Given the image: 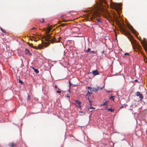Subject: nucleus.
<instances>
[{
    "mask_svg": "<svg viewBox=\"0 0 147 147\" xmlns=\"http://www.w3.org/2000/svg\"><path fill=\"white\" fill-rule=\"evenodd\" d=\"M100 3L98 5L99 8L97 7L92 8V9H90V11H88V19L92 20L94 18L99 15H102L104 18L106 19L108 18H111L112 15H111L109 12L107 10L105 9L103 7L104 5L102 4V3H103L105 4H106L107 2L105 0H99Z\"/></svg>",
    "mask_w": 147,
    "mask_h": 147,
    "instance_id": "f257e3e1",
    "label": "nucleus"
},
{
    "mask_svg": "<svg viewBox=\"0 0 147 147\" xmlns=\"http://www.w3.org/2000/svg\"><path fill=\"white\" fill-rule=\"evenodd\" d=\"M121 31L122 34L126 36L132 45V47L134 49H137L139 50H140L141 46L136 42V41L133 38L131 34L127 31L126 29L123 27L121 26L120 27Z\"/></svg>",
    "mask_w": 147,
    "mask_h": 147,
    "instance_id": "f03ea898",
    "label": "nucleus"
},
{
    "mask_svg": "<svg viewBox=\"0 0 147 147\" xmlns=\"http://www.w3.org/2000/svg\"><path fill=\"white\" fill-rule=\"evenodd\" d=\"M113 8L115 9L117 11H120L121 10V4L117 3H113L111 5Z\"/></svg>",
    "mask_w": 147,
    "mask_h": 147,
    "instance_id": "7ed1b4c3",
    "label": "nucleus"
},
{
    "mask_svg": "<svg viewBox=\"0 0 147 147\" xmlns=\"http://www.w3.org/2000/svg\"><path fill=\"white\" fill-rule=\"evenodd\" d=\"M103 87H98L97 88H92V87H88V89L89 90H90V91L92 92H97V91H98L99 90H102L103 89Z\"/></svg>",
    "mask_w": 147,
    "mask_h": 147,
    "instance_id": "20e7f679",
    "label": "nucleus"
},
{
    "mask_svg": "<svg viewBox=\"0 0 147 147\" xmlns=\"http://www.w3.org/2000/svg\"><path fill=\"white\" fill-rule=\"evenodd\" d=\"M141 43L144 50L147 51V40L145 38H143V42Z\"/></svg>",
    "mask_w": 147,
    "mask_h": 147,
    "instance_id": "39448f33",
    "label": "nucleus"
},
{
    "mask_svg": "<svg viewBox=\"0 0 147 147\" xmlns=\"http://www.w3.org/2000/svg\"><path fill=\"white\" fill-rule=\"evenodd\" d=\"M57 38L58 40V41H57L56 38L55 37H54L53 38L51 39V43L52 44H53L54 42H59L61 40V39L62 38V37H58Z\"/></svg>",
    "mask_w": 147,
    "mask_h": 147,
    "instance_id": "423d86ee",
    "label": "nucleus"
},
{
    "mask_svg": "<svg viewBox=\"0 0 147 147\" xmlns=\"http://www.w3.org/2000/svg\"><path fill=\"white\" fill-rule=\"evenodd\" d=\"M51 38V34H47L44 38L45 39L46 41L51 42V40H50Z\"/></svg>",
    "mask_w": 147,
    "mask_h": 147,
    "instance_id": "0eeeda50",
    "label": "nucleus"
},
{
    "mask_svg": "<svg viewBox=\"0 0 147 147\" xmlns=\"http://www.w3.org/2000/svg\"><path fill=\"white\" fill-rule=\"evenodd\" d=\"M136 96L139 97L140 100H141L143 98L142 94L138 92H136Z\"/></svg>",
    "mask_w": 147,
    "mask_h": 147,
    "instance_id": "6e6552de",
    "label": "nucleus"
},
{
    "mask_svg": "<svg viewBox=\"0 0 147 147\" xmlns=\"http://www.w3.org/2000/svg\"><path fill=\"white\" fill-rule=\"evenodd\" d=\"M8 145L10 147H17V144H14L13 142L10 143Z\"/></svg>",
    "mask_w": 147,
    "mask_h": 147,
    "instance_id": "1a4fd4ad",
    "label": "nucleus"
},
{
    "mask_svg": "<svg viewBox=\"0 0 147 147\" xmlns=\"http://www.w3.org/2000/svg\"><path fill=\"white\" fill-rule=\"evenodd\" d=\"M92 94V93L90 92L89 91H88L87 94L85 95V98L88 99H89V96H90L91 94Z\"/></svg>",
    "mask_w": 147,
    "mask_h": 147,
    "instance_id": "9d476101",
    "label": "nucleus"
},
{
    "mask_svg": "<svg viewBox=\"0 0 147 147\" xmlns=\"http://www.w3.org/2000/svg\"><path fill=\"white\" fill-rule=\"evenodd\" d=\"M76 104L78 105L77 106V107L80 108H81V106L80 105L81 102L80 101H78V100H76Z\"/></svg>",
    "mask_w": 147,
    "mask_h": 147,
    "instance_id": "9b49d317",
    "label": "nucleus"
},
{
    "mask_svg": "<svg viewBox=\"0 0 147 147\" xmlns=\"http://www.w3.org/2000/svg\"><path fill=\"white\" fill-rule=\"evenodd\" d=\"M93 74L94 75H96L99 74V73L97 70L92 71Z\"/></svg>",
    "mask_w": 147,
    "mask_h": 147,
    "instance_id": "f8f14e48",
    "label": "nucleus"
},
{
    "mask_svg": "<svg viewBox=\"0 0 147 147\" xmlns=\"http://www.w3.org/2000/svg\"><path fill=\"white\" fill-rule=\"evenodd\" d=\"M25 53L26 54H29L30 55H32V54L30 53L29 50L28 49H25Z\"/></svg>",
    "mask_w": 147,
    "mask_h": 147,
    "instance_id": "ddd939ff",
    "label": "nucleus"
},
{
    "mask_svg": "<svg viewBox=\"0 0 147 147\" xmlns=\"http://www.w3.org/2000/svg\"><path fill=\"white\" fill-rule=\"evenodd\" d=\"M129 29L131 30V32L134 33V32H135V30H134V28H133V27L131 26H130L129 28Z\"/></svg>",
    "mask_w": 147,
    "mask_h": 147,
    "instance_id": "4468645a",
    "label": "nucleus"
},
{
    "mask_svg": "<svg viewBox=\"0 0 147 147\" xmlns=\"http://www.w3.org/2000/svg\"><path fill=\"white\" fill-rule=\"evenodd\" d=\"M33 69H34V72L35 73H39V71H38V70L37 69L34 68V67H33Z\"/></svg>",
    "mask_w": 147,
    "mask_h": 147,
    "instance_id": "2eb2a0df",
    "label": "nucleus"
},
{
    "mask_svg": "<svg viewBox=\"0 0 147 147\" xmlns=\"http://www.w3.org/2000/svg\"><path fill=\"white\" fill-rule=\"evenodd\" d=\"M91 50V49L90 48H88V49L87 50H85L84 51L85 53H87L90 52V51Z\"/></svg>",
    "mask_w": 147,
    "mask_h": 147,
    "instance_id": "dca6fc26",
    "label": "nucleus"
},
{
    "mask_svg": "<svg viewBox=\"0 0 147 147\" xmlns=\"http://www.w3.org/2000/svg\"><path fill=\"white\" fill-rule=\"evenodd\" d=\"M52 29V27H48L47 28V31H49V32H50V31Z\"/></svg>",
    "mask_w": 147,
    "mask_h": 147,
    "instance_id": "f3484780",
    "label": "nucleus"
},
{
    "mask_svg": "<svg viewBox=\"0 0 147 147\" xmlns=\"http://www.w3.org/2000/svg\"><path fill=\"white\" fill-rule=\"evenodd\" d=\"M107 110L108 111H111V112H113L114 111L115 109H112V108H110V109H108Z\"/></svg>",
    "mask_w": 147,
    "mask_h": 147,
    "instance_id": "a211bd4d",
    "label": "nucleus"
},
{
    "mask_svg": "<svg viewBox=\"0 0 147 147\" xmlns=\"http://www.w3.org/2000/svg\"><path fill=\"white\" fill-rule=\"evenodd\" d=\"M0 29H1V30L2 31V32L3 33H6V31L5 30H3L1 27V28H0Z\"/></svg>",
    "mask_w": 147,
    "mask_h": 147,
    "instance_id": "6ab92c4d",
    "label": "nucleus"
},
{
    "mask_svg": "<svg viewBox=\"0 0 147 147\" xmlns=\"http://www.w3.org/2000/svg\"><path fill=\"white\" fill-rule=\"evenodd\" d=\"M69 92L67 93V95L66 96L67 97H70L69 95L70 94V92L69 90Z\"/></svg>",
    "mask_w": 147,
    "mask_h": 147,
    "instance_id": "aec40b11",
    "label": "nucleus"
},
{
    "mask_svg": "<svg viewBox=\"0 0 147 147\" xmlns=\"http://www.w3.org/2000/svg\"><path fill=\"white\" fill-rule=\"evenodd\" d=\"M114 97H115L114 96H111L110 98V100H112L113 101H114Z\"/></svg>",
    "mask_w": 147,
    "mask_h": 147,
    "instance_id": "412c9836",
    "label": "nucleus"
},
{
    "mask_svg": "<svg viewBox=\"0 0 147 147\" xmlns=\"http://www.w3.org/2000/svg\"><path fill=\"white\" fill-rule=\"evenodd\" d=\"M108 101H106L105 102H104V103H103L102 105H105V106H107V102Z\"/></svg>",
    "mask_w": 147,
    "mask_h": 147,
    "instance_id": "4be33fe9",
    "label": "nucleus"
},
{
    "mask_svg": "<svg viewBox=\"0 0 147 147\" xmlns=\"http://www.w3.org/2000/svg\"><path fill=\"white\" fill-rule=\"evenodd\" d=\"M97 52V51H90V53H92V54H94V53H96Z\"/></svg>",
    "mask_w": 147,
    "mask_h": 147,
    "instance_id": "5701e85b",
    "label": "nucleus"
},
{
    "mask_svg": "<svg viewBox=\"0 0 147 147\" xmlns=\"http://www.w3.org/2000/svg\"><path fill=\"white\" fill-rule=\"evenodd\" d=\"M19 82L22 84H23L24 83V82H23V81L20 79H19Z\"/></svg>",
    "mask_w": 147,
    "mask_h": 147,
    "instance_id": "b1692460",
    "label": "nucleus"
},
{
    "mask_svg": "<svg viewBox=\"0 0 147 147\" xmlns=\"http://www.w3.org/2000/svg\"><path fill=\"white\" fill-rule=\"evenodd\" d=\"M66 24H61L60 25H59V26H65Z\"/></svg>",
    "mask_w": 147,
    "mask_h": 147,
    "instance_id": "393cba45",
    "label": "nucleus"
},
{
    "mask_svg": "<svg viewBox=\"0 0 147 147\" xmlns=\"http://www.w3.org/2000/svg\"><path fill=\"white\" fill-rule=\"evenodd\" d=\"M96 20L97 21V22H101V21H100V19L99 18H96Z\"/></svg>",
    "mask_w": 147,
    "mask_h": 147,
    "instance_id": "a878e982",
    "label": "nucleus"
},
{
    "mask_svg": "<svg viewBox=\"0 0 147 147\" xmlns=\"http://www.w3.org/2000/svg\"><path fill=\"white\" fill-rule=\"evenodd\" d=\"M38 48L39 49H41L42 48V47L40 44H39L38 45Z\"/></svg>",
    "mask_w": 147,
    "mask_h": 147,
    "instance_id": "bb28decb",
    "label": "nucleus"
},
{
    "mask_svg": "<svg viewBox=\"0 0 147 147\" xmlns=\"http://www.w3.org/2000/svg\"><path fill=\"white\" fill-rule=\"evenodd\" d=\"M29 45L30 47L32 48L33 46V44H29Z\"/></svg>",
    "mask_w": 147,
    "mask_h": 147,
    "instance_id": "cd10ccee",
    "label": "nucleus"
},
{
    "mask_svg": "<svg viewBox=\"0 0 147 147\" xmlns=\"http://www.w3.org/2000/svg\"><path fill=\"white\" fill-rule=\"evenodd\" d=\"M30 96L28 94V97L27 98V99L28 100H30Z\"/></svg>",
    "mask_w": 147,
    "mask_h": 147,
    "instance_id": "c85d7f7f",
    "label": "nucleus"
},
{
    "mask_svg": "<svg viewBox=\"0 0 147 147\" xmlns=\"http://www.w3.org/2000/svg\"><path fill=\"white\" fill-rule=\"evenodd\" d=\"M88 110L90 112H91L92 111V109H91V108H89L88 109Z\"/></svg>",
    "mask_w": 147,
    "mask_h": 147,
    "instance_id": "c756f323",
    "label": "nucleus"
},
{
    "mask_svg": "<svg viewBox=\"0 0 147 147\" xmlns=\"http://www.w3.org/2000/svg\"><path fill=\"white\" fill-rule=\"evenodd\" d=\"M88 100H89V102L90 103V105H92V104L91 103L92 101H91V100L89 99H89H88Z\"/></svg>",
    "mask_w": 147,
    "mask_h": 147,
    "instance_id": "7c9ffc66",
    "label": "nucleus"
},
{
    "mask_svg": "<svg viewBox=\"0 0 147 147\" xmlns=\"http://www.w3.org/2000/svg\"><path fill=\"white\" fill-rule=\"evenodd\" d=\"M32 48H34V49H38V48L36 46H33V47H32Z\"/></svg>",
    "mask_w": 147,
    "mask_h": 147,
    "instance_id": "2f4dec72",
    "label": "nucleus"
},
{
    "mask_svg": "<svg viewBox=\"0 0 147 147\" xmlns=\"http://www.w3.org/2000/svg\"><path fill=\"white\" fill-rule=\"evenodd\" d=\"M55 87L56 88H58V90H60V89L59 88H58V87H57V85H55Z\"/></svg>",
    "mask_w": 147,
    "mask_h": 147,
    "instance_id": "473e14b6",
    "label": "nucleus"
},
{
    "mask_svg": "<svg viewBox=\"0 0 147 147\" xmlns=\"http://www.w3.org/2000/svg\"><path fill=\"white\" fill-rule=\"evenodd\" d=\"M57 92L58 93H61V91H59V90H58V91H57Z\"/></svg>",
    "mask_w": 147,
    "mask_h": 147,
    "instance_id": "72a5a7b5",
    "label": "nucleus"
},
{
    "mask_svg": "<svg viewBox=\"0 0 147 147\" xmlns=\"http://www.w3.org/2000/svg\"><path fill=\"white\" fill-rule=\"evenodd\" d=\"M105 52H106V51H103L101 52V53H102V55L103 53H105Z\"/></svg>",
    "mask_w": 147,
    "mask_h": 147,
    "instance_id": "f704fd0d",
    "label": "nucleus"
},
{
    "mask_svg": "<svg viewBox=\"0 0 147 147\" xmlns=\"http://www.w3.org/2000/svg\"><path fill=\"white\" fill-rule=\"evenodd\" d=\"M90 108H91V109H95V108H94L93 107H90Z\"/></svg>",
    "mask_w": 147,
    "mask_h": 147,
    "instance_id": "c9c22d12",
    "label": "nucleus"
},
{
    "mask_svg": "<svg viewBox=\"0 0 147 147\" xmlns=\"http://www.w3.org/2000/svg\"><path fill=\"white\" fill-rule=\"evenodd\" d=\"M42 22H41V21H40V22H42V23H43V22H44V19H43V18H42Z\"/></svg>",
    "mask_w": 147,
    "mask_h": 147,
    "instance_id": "e433bc0d",
    "label": "nucleus"
},
{
    "mask_svg": "<svg viewBox=\"0 0 147 147\" xmlns=\"http://www.w3.org/2000/svg\"><path fill=\"white\" fill-rule=\"evenodd\" d=\"M62 21V22H67V20H63Z\"/></svg>",
    "mask_w": 147,
    "mask_h": 147,
    "instance_id": "4c0bfd02",
    "label": "nucleus"
},
{
    "mask_svg": "<svg viewBox=\"0 0 147 147\" xmlns=\"http://www.w3.org/2000/svg\"><path fill=\"white\" fill-rule=\"evenodd\" d=\"M50 32H49V31H47H47H46V33L47 34H48Z\"/></svg>",
    "mask_w": 147,
    "mask_h": 147,
    "instance_id": "58836bf2",
    "label": "nucleus"
},
{
    "mask_svg": "<svg viewBox=\"0 0 147 147\" xmlns=\"http://www.w3.org/2000/svg\"><path fill=\"white\" fill-rule=\"evenodd\" d=\"M125 55H129V54L128 53H126L125 54Z\"/></svg>",
    "mask_w": 147,
    "mask_h": 147,
    "instance_id": "ea45409f",
    "label": "nucleus"
},
{
    "mask_svg": "<svg viewBox=\"0 0 147 147\" xmlns=\"http://www.w3.org/2000/svg\"><path fill=\"white\" fill-rule=\"evenodd\" d=\"M62 22V21H60V22H59V24H61V23Z\"/></svg>",
    "mask_w": 147,
    "mask_h": 147,
    "instance_id": "a19ab883",
    "label": "nucleus"
},
{
    "mask_svg": "<svg viewBox=\"0 0 147 147\" xmlns=\"http://www.w3.org/2000/svg\"><path fill=\"white\" fill-rule=\"evenodd\" d=\"M36 29L35 28H32L31 29V30H33V29Z\"/></svg>",
    "mask_w": 147,
    "mask_h": 147,
    "instance_id": "79ce46f5",
    "label": "nucleus"
},
{
    "mask_svg": "<svg viewBox=\"0 0 147 147\" xmlns=\"http://www.w3.org/2000/svg\"><path fill=\"white\" fill-rule=\"evenodd\" d=\"M123 108V106H121L120 107L121 108Z\"/></svg>",
    "mask_w": 147,
    "mask_h": 147,
    "instance_id": "37998d69",
    "label": "nucleus"
},
{
    "mask_svg": "<svg viewBox=\"0 0 147 147\" xmlns=\"http://www.w3.org/2000/svg\"><path fill=\"white\" fill-rule=\"evenodd\" d=\"M47 44H48V45H50V43H47Z\"/></svg>",
    "mask_w": 147,
    "mask_h": 147,
    "instance_id": "c03bdc74",
    "label": "nucleus"
},
{
    "mask_svg": "<svg viewBox=\"0 0 147 147\" xmlns=\"http://www.w3.org/2000/svg\"><path fill=\"white\" fill-rule=\"evenodd\" d=\"M135 81L137 82L138 81V80H135Z\"/></svg>",
    "mask_w": 147,
    "mask_h": 147,
    "instance_id": "a18cd8bd",
    "label": "nucleus"
},
{
    "mask_svg": "<svg viewBox=\"0 0 147 147\" xmlns=\"http://www.w3.org/2000/svg\"><path fill=\"white\" fill-rule=\"evenodd\" d=\"M107 91V92H111L110 91Z\"/></svg>",
    "mask_w": 147,
    "mask_h": 147,
    "instance_id": "49530a36",
    "label": "nucleus"
},
{
    "mask_svg": "<svg viewBox=\"0 0 147 147\" xmlns=\"http://www.w3.org/2000/svg\"><path fill=\"white\" fill-rule=\"evenodd\" d=\"M83 111H81V112H80V113H83Z\"/></svg>",
    "mask_w": 147,
    "mask_h": 147,
    "instance_id": "de8ad7c7",
    "label": "nucleus"
},
{
    "mask_svg": "<svg viewBox=\"0 0 147 147\" xmlns=\"http://www.w3.org/2000/svg\"><path fill=\"white\" fill-rule=\"evenodd\" d=\"M117 20H118V21H119V19H118V18H117Z\"/></svg>",
    "mask_w": 147,
    "mask_h": 147,
    "instance_id": "09e8293b",
    "label": "nucleus"
}]
</instances>
